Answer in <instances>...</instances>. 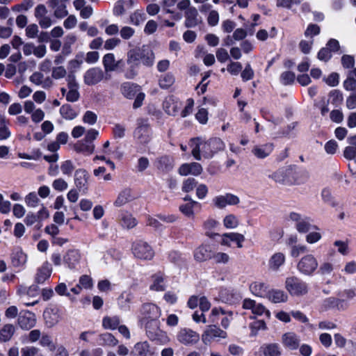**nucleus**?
Returning <instances> with one entry per match:
<instances>
[{
	"mask_svg": "<svg viewBox=\"0 0 356 356\" xmlns=\"http://www.w3.org/2000/svg\"><path fill=\"white\" fill-rule=\"evenodd\" d=\"M189 146L195 159L200 161L202 157L207 159L213 158L218 152L224 150L225 144L220 138H211L207 140L195 138L190 140Z\"/></svg>",
	"mask_w": 356,
	"mask_h": 356,
	"instance_id": "f257e3e1",
	"label": "nucleus"
},
{
	"mask_svg": "<svg viewBox=\"0 0 356 356\" xmlns=\"http://www.w3.org/2000/svg\"><path fill=\"white\" fill-rule=\"evenodd\" d=\"M154 54L149 48L131 49L127 53L128 63L138 64L140 62L144 65L149 67L154 64Z\"/></svg>",
	"mask_w": 356,
	"mask_h": 356,
	"instance_id": "f03ea898",
	"label": "nucleus"
},
{
	"mask_svg": "<svg viewBox=\"0 0 356 356\" xmlns=\"http://www.w3.org/2000/svg\"><path fill=\"white\" fill-rule=\"evenodd\" d=\"M284 286L291 296H304L308 292L307 284L296 276L286 277Z\"/></svg>",
	"mask_w": 356,
	"mask_h": 356,
	"instance_id": "7ed1b4c3",
	"label": "nucleus"
},
{
	"mask_svg": "<svg viewBox=\"0 0 356 356\" xmlns=\"http://www.w3.org/2000/svg\"><path fill=\"white\" fill-rule=\"evenodd\" d=\"M318 267L316 258L312 254H307L300 258L297 264V270L300 273L310 276Z\"/></svg>",
	"mask_w": 356,
	"mask_h": 356,
	"instance_id": "20e7f679",
	"label": "nucleus"
},
{
	"mask_svg": "<svg viewBox=\"0 0 356 356\" xmlns=\"http://www.w3.org/2000/svg\"><path fill=\"white\" fill-rule=\"evenodd\" d=\"M132 253L134 257L141 260H151L154 257L152 246L143 241H136L132 244Z\"/></svg>",
	"mask_w": 356,
	"mask_h": 356,
	"instance_id": "39448f33",
	"label": "nucleus"
},
{
	"mask_svg": "<svg viewBox=\"0 0 356 356\" xmlns=\"http://www.w3.org/2000/svg\"><path fill=\"white\" fill-rule=\"evenodd\" d=\"M151 128L147 120L138 119L137 121V127L134 135L135 139L141 144H147L151 139Z\"/></svg>",
	"mask_w": 356,
	"mask_h": 356,
	"instance_id": "423d86ee",
	"label": "nucleus"
},
{
	"mask_svg": "<svg viewBox=\"0 0 356 356\" xmlns=\"http://www.w3.org/2000/svg\"><path fill=\"white\" fill-rule=\"evenodd\" d=\"M348 302L343 299L329 297L323 299L320 304V310L327 312L330 309H337L339 312H343L348 309Z\"/></svg>",
	"mask_w": 356,
	"mask_h": 356,
	"instance_id": "0eeeda50",
	"label": "nucleus"
},
{
	"mask_svg": "<svg viewBox=\"0 0 356 356\" xmlns=\"http://www.w3.org/2000/svg\"><path fill=\"white\" fill-rule=\"evenodd\" d=\"M177 341L185 346H193L200 340V335L197 332L189 328H181L177 334Z\"/></svg>",
	"mask_w": 356,
	"mask_h": 356,
	"instance_id": "6e6552de",
	"label": "nucleus"
},
{
	"mask_svg": "<svg viewBox=\"0 0 356 356\" xmlns=\"http://www.w3.org/2000/svg\"><path fill=\"white\" fill-rule=\"evenodd\" d=\"M212 202L218 209H224L227 205H236L240 202V199L238 196L232 193H225L224 195H219L214 197Z\"/></svg>",
	"mask_w": 356,
	"mask_h": 356,
	"instance_id": "1a4fd4ad",
	"label": "nucleus"
},
{
	"mask_svg": "<svg viewBox=\"0 0 356 356\" xmlns=\"http://www.w3.org/2000/svg\"><path fill=\"white\" fill-rule=\"evenodd\" d=\"M289 218L296 222V228L300 233H306L311 229L310 219L296 212L290 213Z\"/></svg>",
	"mask_w": 356,
	"mask_h": 356,
	"instance_id": "9d476101",
	"label": "nucleus"
},
{
	"mask_svg": "<svg viewBox=\"0 0 356 356\" xmlns=\"http://www.w3.org/2000/svg\"><path fill=\"white\" fill-rule=\"evenodd\" d=\"M220 315L225 316L221 321V325L223 328L227 329L232 319V312L231 311H225L221 307H214L212 309L209 316L210 321L211 323L217 322Z\"/></svg>",
	"mask_w": 356,
	"mask_h": 356,
	"instance_id": "9b49d317",
	"label": "nucleus"
},
{
	"mask_svg": "<svg viewBox=\"0 0 356 356\" xmlns=\"http://www.w3.org/2000/svg\"><path fill=\"white\" fill-rule=\"evenodd\" d=\"M161 314L160 308L154 304L147 303L143 305L140 322L159 319Z\"/></svg>",
	"mask_w": 356,
	"mask_h": 356,
	"instance_id": "f8f14e48",
	"label": "nucleus"
},
{
	"mask_svg": "<svg viewBox=\"0 0 356 356\" xmlns=\"http://www.w3.org/2000/svg\"><path fill=\"white\" fill-rule=\"evenodd\" d=\"M89 174L84 169H78L74 174V184L77 190L82 194H86L88 191V183Z\"/></svg>",
	"mask_w": 356,
	"mask_h": 356,
	"instance_id": "ddd939ff",
	"label": "nucleus"
},
{
	"mask_svg": "<svg viewBox=\"0 0 356 356\" xmlns=\"http://www.w3.org/2000/svg\"><path fill=\"white\" fill-rule=\"evenodd\" d=\"M104 78V72L99 67L88 70L83 76L84 83L88 86H93L99 83Z\"/></svg>",
	"mask_w": 356,
	"mask_h": 356,
	"instance_id": "4468645a",
	"label": "nucleus"
},
{
	"mask_svg": "<svg viewBox=\"0 0 356 356\" xmlns=\"http://www.w3.org/2000/svg\"><path fill=\"white\" fill-rule=\"evenodd\" d=\"M19 326L24 330H29L35 326L36 317L35 314L28 310L20 312L17 319Z\"/></svg>",
	"mask_w": 356,
	"mask_h": 356,
	"instance_id": "2eb2a0df",
	"label": "nucleus"
},
{
	"mask_svg": "<svg viewBox=\"0 0 356 356\" xmlns=\"http://www.w3.org/2000/svg\"><path fill=\"white\" fill-rule=\"evenodd\" d=\"M53 268L49 261H44L40 267L36 270V273L34 277L35 282L37 284H43L46 280L49 279L52 273Z\"/></svg>",
	"mask_w": 356,
	"mask_h": 356,
	"instance_id": "dca6fc26",
	"label": "nucleus"
},
{
	"mask_svg": "<svg viewBox=\"0 0 356 356\" xmlns=\"http://www.w3.org/2000/svg\"><path fill=\"white\" fill-rule=\"evenodd\" d=\"M300 339L298 335L292 332L284 333L282 336V343L289 350H295L300 347Z\"/></svg>",
	"mask_w": 356,
	"mask_h": 356,
	"instance_id": "f3484780",
	"label": "nucleus"
},
{
	"mask_svg": "<svg viewBox=\"0 0 356 356\" xmlns=\"http://www.w3.org/2000/svg\"><path fill=\"white\" fill-rule=\"evenodd\" d=\"M216 337L225 339L227 337V333L216 325H209L202 335V339L204 343L210 342Z\"/></svg>",
	"mask_w": 356,
	"mask_h": 356,
	"instance_id": "a211bd4d",
	"label": "nucleus"
},
{
	"mask_svg": "<svg viewBox=\"0 0 356 356\" xmlns=\"http://www.w3.org/2000/svg\"><path fill=\"white\" fill-rule=\"evenodd\" d=\"M102 63L106 72L116 71L124 65L123 60L122 59L116 60L115 55L112 53L105 54Z\"/></svg>",
	"mask_w": 356,
	"mask_h": 356,
	"instance_id": "6ab92c4d",
	"label": "nucleus"
},
{
	"mask_svg": "<svg viewBox=\"0 0 356 356\" xmlns=\"http://www.w3.org/2000/svg\"><path fill=\"white\" fill-rule=\"evenodd\" d=\"M45 325L51 328L61 320V313L58 309H48L43 314Z\"/></svg>",
	"mask_w": 356,
	"mask_h": 356,
	"instance_id": "aec40b11",
	"label": "nucleus"
},
{
	"mask_svg": "<svg viewBox=\"0 0 356 356\" xmlns=\"http://www.w3.org/2000/svg\"><path fill=\"white\" fill-rule=\"evenodd\" d=\"M242 307L244 309H250L252 313L261 316L265 314L268 317L270 316V312L261 303H257L254 300L250 298H245L243 301Z\"/></svg>",
	"mask_w": 356,
	"mask_h": 356,
	"instance_id": "412c9836",
	"label": "nucleus"
},
{
	"mask_svg": "<svg viewBox=\"0 0 356 356\" xmlns=\"http://www.w3.org/2000/svg\"><path fill=\"white\" fill-rule=\"evenodd\" d=\"M245 241V236L237 232L225 233L221 236L220 244L222 245L230 246L231 242L236 243L238 248H243V243Z\"/></svg>",
	"mask_w": 356,
	"mask_h": 356,
	"instance_id": "4be33fe9",
	"label": "nucleus"
},
{
	"mask_svg": "<svg viewBox=\"0 0 356 356\" xmlns=\"http://www.w3.org/2000/svg\"><path fill=\"white\" fill-rule=\"evenodd\" d=\"M181 107V102L172 96L168 97L163 103V108L170 115H176Z\"/></svg>",
	"mask_w": 356,
	"mask_h": 356,
	"instance_id": "5701e85b",
	"label": "nucleus"
},
{
	"mask_svg": "<svg viewBox=\"0 0 356 356\" xmlns=\"http://www.w3.org/2000/svg\"><path fill=\"white\" fill-rule=\"evenodd\" d=\"M184 25L187 28H193L201 23L202 19L199 16L198 11L195 7H192L185 11Z\"/></svg>",
	"mask_w": 356,
	"mask_h": 356,
	"instance_id": "b1692460",
	"label": "nucleus"
},
{
	"mask_svg": "<svg viewBox=\"0 0 356 356\" xmlns=\"http://www.w3.org/2000/svg\"><path fill=\"white\" fill-rule=\"evenodd\" d=\"M202 167L199 163L193 162L191 163H184L179 168V174L181 176L192 175L197 176L202 172Z\"/></svg>",
	"mask_w": 356,
	"mask_h": 356,
	"instance_id": "393cba45",
	"label": "nucleus"
},
{
	"mask_svg": "<svg viewBox=\"0 0 356 356\" xmlns=\"http://www.w3.org/2000/svg\"><path fill=\"white\" fill-rule=\"evenodd\" d=\"M140 323L145 326L148 337L154 340L159 335L161 332L159 328V319H152L150 321H142Z\"/></svg>",
	"mask_w": 356,
	"mask_h": 356,
	"instance_id": "a878e982",
	"label": "nucleus"
},
{
	"mask_svg": "<svg viewBox=\"0 0 356 356\" xmlns=\"http://www.w3.org/2000/svg\"><path fill=\"white\" fill-rule=\"evenodd\" d=\"M135 199L136 197L131 189L124 188L119 193L115 201L114 202V205L117 207H120Z\"/></svg>",
	"mask_w": 356,
	"mask_h": 356,
	"instance_id": "bb28decb",
	"label": "nucleus"
},
{
	"mask_svg": "<svg viewBox=\"0 0 356 356\" xmlns=\"http://www.w3.org/2000/svg\"><path fill=\"white\" fill-rule=\"evenodd\" d=\"M81 259V254L78 250H70L67 252L63 257V260L67 267L74 269L79 264Z\"/></svg>",
	"mask_w": 356,
	"mask_h": 356,
	"instance_id": "cd10ccee",
	"label": "nucleus"
},
{
	"mask_svg": "<svg viewBox=\"0 0 356 356\" xmlns=\"http://www.w3.org/2000/svg\"><path fill=\"white\" fill-rule=\"evenodd\" d=\"M285 254L282 252L274 253L268 260V268L273 271H277L284 264Z\"/></svg>",
	"mask_w": 356,
	"mask_h": 356,
	"instance_id": "c85d7f7f",
	"label": "nucleus"
},
{
	"mask_svg": "<svg viewBox=\"0 0 356 356\" xmlns=\"http://www.w3.org/2000/svg\"><path fill=\"white\" fill-rule=\"evenodd\" d=\"M201 204L197 201H191L186 204H181L179 207V211L186 217L193 218L195 216V209L201 210Z\"/></svg>",
	"mask_w": 356,
	"mask_h": 356,
	"instance_id": "c756f323",
	"label": "nucleus"
},
{
	"mask_svg": "<svg viewBox=\"0 0 356 356\" xmlns=\"http://www.w3.org/2000/svg\"><path fill=\"white\" fill-rule=\"evenodd\" d=\"M132 353L136 356H153L154 350L147 341H143L136 343Z\"/></svg>",
	"mask_w": 356,
	"mask_h": 356,
	"instance_id": "7c9ffc66",
	"label": "nucleus"
},
{
	"mask_svg": "<svg viewBox=\"0 0 356 356\" xmlns=\"http://www.w3.org/2000/svg\"><path fill=\"white\" fill-rule=\"evenodd\" d=\"M120 90L124 97L132 99L139 92L140 86L133 83L125 82L121 85Z\"/></svg>",
	"mask_w": 356,
	"mask_h": 356,
	"instance_id": "2f4dec72",
	"label": "nucleus"
},
{
	"mask_svg": "<svg viewBox=\"0 0 356 356\" xmlns=\"http://www.w3.org/2000/svg\"><path fill=\"white\" fill-rule=\"evenodd\" d=\"M10 259L14 267H21L26 263L27 256L22 250L16 249L11 254Z\"/></svg>",
	"mask_w": 356,
	"mask_h": 356,
	"instance_id": "473e14b6",
	"label": "nucleus"
},
{
	"mask_svg": "<svg viewBox=\"0 0 356 356\" xmlns=\"http://www.w3.org/2000/svg\"><path fill=\"white\" fill-rule=\"evenodd\" d=\"M266 297L273 303L285 302L288 300L287 294L282 290L272 289L267 293Z\"/></svg>",
	"mask_w": 356,
	"mask_h": 356,
	"instance_id": "72a5a7b5",
	"label": "nucleus"
},
{
	"mask_svg": "<svg viewBox=\"0 0 356 356\" xmlns=\"http://www.w3.org/2000/svg\"><path fill=\"white\" fill-rule=\"evenodd\" d=\"M273 149V145L270 143H267L254 147L252 149V152L256 157L259 159H264L270 154Z\"/></svg>",
	"mask_w": 356,
	"mask_h": 356,
	"instance_id": "f704fd0d",
	"label": "nucleus"
},
{
	"mask_svg": "<svg viewBox=\"0 0 356 356\" xmlns=\"http://www.w3.org/2000/svg\"><path fill=\"white\" fill-rule=\"evenodd\" d=\"M194 258L197 261H204L212 258L209 247L201 245L194 251Z\"/></svg>",
	"mask_w": 356,
	"mask_h": 356,
	"instance_id": "c9c22d12",
	"label": "nucleus"
},
{
	"mask_svg": "<svg viewBox=\"0 0 356 356\" xmlns=\"http://www.w3.org/2000/svg\"><path fill=\"white\" fill-rule=\"evenodd\" d=\"M152 283L149 286L150 290L163 291L165 289L164 277L161 273H156L152 277Z\"/></svg>",
	"mask_w": 356,
	"mask_h": 356,
	"instance_id": "e433bc0d",
	"label": "nucleus"
},
{
	"mask_svg": "<svg viewBox=\"0 0 356 356\" xmlns=\"http://www.w3.org/2000/svg\"><path fill=\"white\" fill-rule=\"evenodd\" d=\"M174 167V160L172 158L163 156L160 157L157 161V168L159 170L168 172L172 170Z\"/></svg>",
	"mask_w": 356,
	"mask_h": 356,
	"instance_id": "4c0bfd02",
	"label": "nucleus"
},
{
	"mask_svg": "<svg viewBox=\"0 0 356 356\" xmlns=\"http://www.w3.org/2000/svg\"><path fill=\"white\" fill-rule=\"evenodd\" d=\"M250 291L256 296L265 297L268 293L267 285L261 282H254L250 286Z\"/></svg>",
	"mask_w": 356,
	"mask_h": 356,
	"instance_id": "58836bf2",
	"label": "nucleus"
},
{
	"mask_svg": "<svg viewBox=\"0 0 356 356\" xmlns=\"http://www.w3.org/2000/svg\"><path fill=\"white\" fill-rule=\"evenodd\" d=\"M74 149L79 153L90 155L94 152L95 145L92 143H88L85 140L80 141L75 144Z\"/></svg>",
	"mask_w": 356,
	"mask_h": 356,
	"instance_id": "ea45409f",
	"label": "nucleus"
},
{
	"mask_svg": "<svg viewBox=\"0 0 356 356\" xmlns=\"http://www.w3.org/2000/svg\"><path fill=\"white\" fill-rule=\"evenodd\" d=\"M15 332V327L12 324H6L0 330V341L7 342L11 339Z\"/></svg>",
	"mask_w": 356,
	"mask_h": 356,
	"instance_id": "a19ab883",
	"label": "nucleus"
},
{
	"mask_svg": "<svg viewBox=\"0 0 356 356\" xmlns=\"http://www.w3.org/2000/svg\"><path fill=\"white\" fill-rule=\"evenodd\" d=\"M263 356H279L281 355L280 346L277 343L266 344L261 347Z\"/></svg>",
	"mask_w": 356,
	"mask_h": 356,
	"instance_id": "79ce46f5",
	"label": "nucleus"
},
{
	"mask_svg": "<svg viewBox=\"0 0 356 356\" xmlns=\"http://www.w3.org/2000/svg\"><path fill=\"white\" fill-rule=\"evenodd\" d=\"M120 224L126 229H132L137 225L136 219L129 213H123L120 217Z\"/></svg>",
	"mask_w": 356,
	"mask_h": 356,
	"instance_id": "37998d69",
	"label": "nucleus"
},
{
	"mask_svg": "<svg viewBox=\"0 0 356 356\" xmlns=\"http://www.w3.org/2000/svg\"><path fill=\"white\" fill-rule=\"evenodd\" d=\"M120 323V318L117 316H106L103 318L102 325L105 329L115 330L119 327Z\"/></svg>",
	"mask_w": 356,
	"mask_h": 356,
	"instance_id": "c03bdc74",
	"label": "nucleus"
},
{
	"mask_svg": "<svg viewBox=\"0 0 356 356\" xmlns=\"http://www.w3.org/2000/svg\"><path fill=\"white\" fill-rule=\"evenodd\" d=\"M61 116L67 120H72L76 118L77 113L69 104H64L60 108Z\"/></svg>",
	"mask_w": 356,
	"mask_h": 356,
	"instance_id": "a18cd8bd",
	"label": "nucleus"
},
{
	"mask_svg": "<svg viewBox=\"0 0 356 356\" xmlns=\"http://www.w3.org/2000/svg\"><path fill=\"white\" fill-rule=\"evenodd\" d=\"M146 19L145 13L141 10H136L129 16V22L134 26H139Z\"/></svg>",
	"mask_w": 356,
	"mask_h": 356,
	"instance_id": "49530a36",
	"label": "nucleus"
},
{
	"mask_svg": "<svg viewBox=\"0 0 356 356\" xmlns=\"http://www.w3.org/2000/svg\"><path fill=\"white\" fill-rule=\"evenodd\" d=\"M24 202L28 207L35 208L40 204V200L35 192H31L25 196Z\"/></svg>",
	"mask_w": 356,
	"mask_h": 356,
	"instance_id": "de8ad7c7",
	"label": "nucleus"
},
{
	"mask_svg": "<svg viewBox=\"0 0 356 356\" xmlns=\"http://www.w3.org/2000/svg\"><path fill=\"white\" fill-rule=\"evenodd\" d=\"M218 225V222L215 219L209 218L204 222L203 227L207 231L206 234L210 238H213L214 236L218 235V234H214L211 232L210 231L214 229Z\"/></svg>",
	"mask_w": 356,
	"mask_h": 356,
	"instance_id": "09e8293b",
	"label": "nucleus"
},
{
	"mask_svg": "<svg viewBox=\"0 0 356 356\" xmlns=\"http://www.w3.org/2000/svg\"><path fill=\"white\" fill-rule=\"evenodd\" d=\"M239 224L237 217L233 214L227 215L223 219V225L227 229H235Z\"/></svg>",
	"mask_w": 356,
	"mask_h": 356,
	"instance_id": "8fccbe9b",
	"label": "nucleus"
},
{
	"mask_svg": "<svg viewBox=\"0 0 356 356\" xmlns=\"http://www.w3.org/2000/svg\"><path fill=\"white\" fill-rule=\"evenodd\" d=\"M175 82V78L172 74H165L161 76L159 86L163 89L170 88Z\"/></svg>",
	"mask_w": 356,
	"mask_h": 356,
	"instance_id": "3c124183",
	"label": "nucleus"
},
{
	"mask_svg": "<svg viewBox=\"0 0 356 356\" xmlns=\"http://www.w3.org/2000/svg\"><path fill=\"white\" fill-rule=\"evenodd\" d=\"M100 340L104 345L108 346H115L118 344V341L115 337L110 333H104L99 336Z\"/></svg>",
	"mask_w": 356,
	"mask_h": 356,
	"instance_id": "603ef678",
	"label": "nucleus"
},
{
	"mask_svg": "<svg viewBox=\"0 0 356 356\" xmlns=\"http://www.w3.org/2000/svg\"><path fill=\"white\" fill-rule=\"evenodd\" d=\"M286 169L281 168L269 175V177L278 183H283L286 177Z\"/></svg>",
	"mask_w": 356,
	"mask_h": 356,
	"instance_id": "864d4df0",
	"label": "nucleus"
},
{
	"mask_svg": "<svg viewBox=\"0 0 356 356\" xmlns=\"http://www.w3.org/2000/svg\"><path fill=\"white\" fill-rule=\"evenodd\" d=\"M40 344L43 347H47L50 351L56 350V345L53 342V340L48 334H43L41 337Z\"/></svg>",
	"mask_w": 356,
	"mask_h": 356,
	"instance_id": "5fc2aeb1",
	"label": "nucleus"
},
{
	"mask_svg": "<svg viewBox=\"0 0 356 356\" xmlns=\"http://www.w3.org/2000/svg\"><path fill=\"white\" fill-rule=\"evenodd\" d=\"M133 298V295L130 293H122L120 297V305L121 308L124 310L128 309Z\"/></svg>",
	"mask_w": 356,
	"mask_h": 356,
	"instance_id": "6e6d98bb",
	"label": "nucleus"
},
{
	"mask_svg": "<svg viewBox=\"0 0 356 356\" xmlns=\"http://www.w3.org/2000/svg\"><path fill=\"white\" fill-rule=\"evenodd\" d=\"M53 188L58 192H63L68 188V184L63 178H58L52 182Z\"/></svg>",
	"mask_w": 356,
	"mask_h": 356,
	"instance_id": "4d7b16f0",
	"label": "nucleus"
},
{
	"mask_svg": "<svg viewBox=\"0 0 356 356\" xmlns=\"http://www.w3.org/2000/svg\"><path fill=\"white\" fill-rule=\"evenodd\" d=\"M112 130L115 138H122L125 136L126 128L125 126L122 124H115Z\"/></svg>",
	"mask_w": 356,
	"mask_h": 356,
	"instance_id": "13d9d810",
	"label": "nucleus"
},
{
	"mask_svg": "<svg viewBox=\"0 0 356 356\" xmlns=\"http://www.w3.org/2000/svg\"><path fill=\"white\" fill-rule=\"evenodd\" d=\"M33 5L32 0H24L21 3L13 6L12 10L16 12L26 11Z\"/></svg>",
	"mask_w": 356,
	"mask_h": 356,
	"instance_id": "bf43d9fd",
	"label": "nucleus"
},
{
	"mask_svg": "<svg viewBox=\"0 0 356 356\" xmlns=\"http://www.w3.org/2000/svg\"><path fill=\"white\" fill-rule=\"evenodd\" d=\"M334 270V265L330 261L323 262L319 267L318 273L321 275H327L332 273Z\"/></svg>",
	"mask_w": 356,
	"mask_h": 356,
	"instance_id": "052dcab7",
	"label": "nucleus"
},
{
	"mask_svg": "<svg viewBox=\"0 0 356 356\" xmlns=\"http://www.w3.org/2000/svg\"><path fill=\"white\" fill-rule=\"evenodd\" d=\"M250 327L251 336H255L259 330L266 329V323L262 320L255 321L250 324Z\"/></svg>",
	"mask_w": 356,
	"mask_h": 356,
	"instance_id": "680f3d73",
	"label": "nucleus"
},
{
	"mask_svg": "<svg viewBox=\"0 0 356 356\" xmlns=\"http://www.w3.org/2000/svg\"><path fill=\"white\" fill-rule=\"evenodd\" d=\"M197 184L194 178H188L183 182L182 191L186 193L191 192L197 186Z\"/></svg>",
	"mask_w": 356,
	"mask_h": 356,
	"instance_id": "e2e57ef3",
	"label": "nucleus"
},
{
	"mask_svg": "<svg viewBox=\"0 0 356 356\" xmlns=\"http://www.w3.org/2000/svg\"><path fill=\"white\" fill-rule=\"evenodd\" d=\"M334 245L338 248V252L342 255H347L349 253L348 242L338 240L334 242Z\"/></svg>",
	"mask_w": 356,
	"mask_h": 356,
	"instance_id": "0e129e2a",
	"label": "nucleus"
},
{
	"mask_svg": "<svg viewBox=\"0 0 356 356\" xmlns=\"http://www.w3.org/2000/svg\"><path fill=\"white\" fill-rule=\"evenodd\" d=\"M79 284L82 289H90L93 286L92 279L87 275H83L80 277Z\"/></svg>",
	"mask_w": 356,
	"mask_h": 356,
	"instance_id": "69168bd1",
	"label": "nucleus"
},
{
	"mask_svg": "<svg viewBox=\"0 0 356 356\" xmlns=\"http://www.w3.org/2000/svg\"><path fill=\"white\" fill-rule=\"evenodd\" d=\"M212 258L216 264H227L230 259L229 256L225 252H216L212 255Z\"/></svg>",
	"mask_w": 356,
	"mask_h": 356,
	"instance_id": "338daca9",
	"label": "nucleus"
},
{
	"mask_svg": "<svg viewBox=\"0 0 356 356\" xmlns=\"http://www.w3.org/2000/svg\"><path fill=\"white\" fill-rule=\"evenodd\" d=\"M60 169L63 175L70 176L72 175L74 166L71 161L67 160L61 163Z\"/></svg>",
	"mask_w": 356,
	"mask_h": 356,
	"instance_id": "774afa93",
	"label": "nucleus"
}]
</instances>
